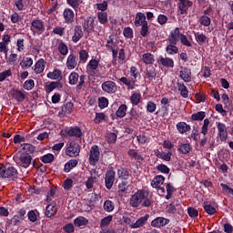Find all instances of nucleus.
<instances>
[{
	"label": "nucleus",
	"instance_id": "30",
	"mask_svg": "<svg viewBox=\"0 0 233 233\" xmlns=\"http://www.w3.org/2000/svg\"><path fill=\"white\" fill-rule=\"evenodd\" d=\"M155 156L163 161H171L172 160V152L165 153L159 150L155 152Z\"/></svg>",
	"mask_w": 233,
	"mask_h": 233
},
{
	"label": "nucleus",
	"instance_id": "20",
	"mask_svg": "<svg viewBox=\"0 0 233 233\" xmlns=\"http://www.w3.org/2000/svg\"><path fill=\"white\" fill-rule=\"evenodd\" d=\"M47 77L53 81L61 82V79H63V72H61L58 68H55L53 71H49L47 73Z\"/></svg>",
	"mask_w": 233,
	"mask_h": 233
},
{
	"label": "nucleus",
	"instance_id": "53",
	"mask_svg": "<svg viewBox=\"0 0 233 233\" xmlns=\"http://www.w3.org/2000/svg\"><path fill=\"white\" fill-rule=\"evenodd\" d=\"M66 4L74 10H77L81 5V0H66Z\"/></svg>",
	"mask_w": 233,
	"mask_h": 233
},
{
	"label": "nucleus",
	"instance_id": "39",
	"mask_svg": "<svg viewBox=\"0 0 233 233\" xmlns=\"http://www.w3.org/2000/svg\"><path fill=\"white\" fill-rule=\"evenodd\" d=\"M57 48L61 56H68V46H66L63 41L58 43Z\"/></svg>",
	"mask_w": 233,
	"mask_h": 233
},
{
	"label": "nucleus",
	"instance_id": "12",
	"mask_svg": "<svg viewBox=\"0 0 233 233\" xmlns=\"http://www.w3.org/2000/svg\"><path fill=\"white\" fill-rule=\"evenodd\" d=\"M65 132L69 137H76V139H81V137H83V131L79 127H69L65 129Z\"/></svg>",
	"mask_w": 233,
	"mask_h": 233
},
{
	"label": "nucleus",
	"instance_id": "37",
	"mask_svg": "<svg viewBox=\"0 0 233 233\" xmlns=\"http://www.w3.org/2000/svg\"><path fill=\"white\" fill-rule=\"evenodd\" d=\"M127 105L122 104L116 112V117H119L120 119L125 117V116H127Z\"/></svg>",
	"mask_w": 233,
	"mask_h": 233
},
{
	"label": "nucleus",
	"instance_id": "3",
	"mask_svg": "<svg viewBox=\"0 0 233 233\" xmlns=\"http://www.w3.org/2000/svg\"><path fill=\"white\" fill-rule=\"evenodd\" d=\"M0 177L14 180L17 177V169L14 167H5L3 164H0Z\"/></svg>",
	"mask_w": 233,
	"mask_h": 233
},
{
	"label": "nucleus",
	"instance_id": "43",
	"mask_svg": "<svg viewBox=\"0 0 233 233\" xmlns=\"http://www.w3.org/2000/svg\"><path fill=\"white\" fill-rule=\"evenodd\" d=\"M177 87L182 97H188V89L187 88V86H185L184 83H177Z\"/></svg>",
	"mask_w": 233,
	"mask_h": 233
},
{
	"label": "nucleus",
	"instance_id": "40",
	"mask_svg": "<svg viewBox=\"0 0 233 233\" xmlns=\"http://www.w3.org/2000/svg\"><path fill=\"white\" fill-rule=\"evenodd\" d=\"M190 150H192V147L190 144H180L178 145V151L180 154H190Z\"/></svg>",
	"mask_w": 233,
	"mask_h": 233
},
{
	"label": "nucleus",
	"instance_id": "32",
	"mask_svg": "<svg viewBox=\"0 0 233 233\" xmlns=\"http://www.w3.org/2000/svg\"><path fill=\"white\" fill-rule=\"evenodd\" d=\"M142 61L146 65H154L156 59L154 58V55L151 53H145L142 55Z\"/></svg>",
	"mask_w": 233,
	"mask_h": 233
},
{
	"label": "nucleus",
	"instance_id": "56",
	"mask_svg": "<svg viewBox=\"0 0 233 233\" xmlns=\"http://www.w3.org/2000/svg\"><path fill=\"white\" fill-rule=\"evenodd\" d=\"M204 210L205 212H207V214H208L209 216H214V214H216V208H214L212 205L210 204H206L204 205Z\"/></svg>",
	"mask_w": 233,
	"mask_h": 233
},
{
	"label": "nucleus",
	"instance_id": "25",
	"mask_svg": "<svg viewBox=\"0 0 233 233\" xmlns=\"http://www.w3.org/2000/svg\"><path fill=\"white\" fill-rule=\"evenodd\" d=\"M150 218L149 215H146L140 218H138L133 225H131V228H141V227H145L147 225V221Z\"/></svg>",
	"mask_w": 233,
	"mask_h": 233
},
{
	"label": "nucleus",
	"instance_id": "34",
	"mask_svg": "<svg viewBox=\"0 0 233 233\" xmlns=\"http://www.w3.org/2000/svg\"><path fill=\"white\" fill-rule=\"evenodd\" d=\"M34 65V60L30 57L23 58V60L20 62V66L23 68V70H28L30 66Z\"/></svg>",
	"mask_w": 233,
	"mask_h": 233
},
{
	"label": "nucleus",
	"instance_id": "2",
	"mask_svg": "<svg viewBox=\"0 0 233 233\" xmlns=\"http://www.w3.org/2000/svg\"><path fill=\"white\" fill-rule=\"evenodd\" d=\"M30 30L33 35H42V34H45V30H46L45 21L39 17L33 19L31 21Z\"/></svg>",
	"mask_w": 233,
	"mask_h": 233
},
{
	"label": "nucleus",
	"instance_id": "61",
	"mask_svg": "<svg viewBox=\"0 0 233 233\" xmlns=\"http://www.w3.org/2000/svg\"><path fill=\"white\" fill-rule=\"evenodd\" d=\"M156 108H157V105L152 101L147 102V110L150 113V114H154V112H156Z\"/></svg>",
	"mask_w": 233,
	"mask_h": 233
},
{
	"label": "nucleus",
	"instance_id": "5",
	"mask_svg": "<svg viewBox=\"0 0 233 233\" xmlns=\"http://www.w3.org/2000/svg\"><path fill=\"white\" fill-rule=\"evenodd\" d=\"M80 152L81 146H79L77 142L75 141L69 142L67 147L66 148V156H68L69 157H77Z\"/></svg>",
	"mask_w": 233,
	"mask_h": 233
},
{
	"label": "nucleus",
	"instance_id": "7",
	"mask_svg": "<svg viewBox=\"0 0 233 233\" xmlns=\"http://www.w3.org/2000/svg\"><path fill=\"white\" fill-rule=\"evenodd\" d=\"M99 156H101V153L99 152V147H97V145L92 146L89 151V165L96 167L99 161Z\"/></svg>",
	"mask_w": 233,
	"mask_h": 233
},
{
	"label": "nucleus",
	"instance_id": "11",
	"mask_svg": "<svg viewBox=\"0 0 233 233\" xmlns=\"http://www.w3.org/2000/svg\"><path fill=\"white\" fill-rule=\"evenodd\" d=\"M115 181H116V171H114L113 168H110L106 173V177H105L106 188L110 190V188H112V187H114Z\"/></svg>",
	"mask_w": 233,
	"mask_h": 233
},
{
	"label": "nucleus",
	"instance_id": "33",
	"mask_svg": "<svg viewBox=\"0 0 233 233\" xmlns=\"http://www.w3.org/2000/svg\"><path fill=\"white\" fill-rule=\"evenodd\" d=\"M56 88H63V84L59 81L51 82L46 86L47 94H50V92H54Z\"/></svg>",
	"mask_w": 233,
	"mask_h": 233
},
{
	"label": "nucleus",
	"instance_id": "26",
	"mask_svg": "<svg viewBox=\"0 0 233 233\" xmlns=\"http://www.w3.org/2000/svg\"><path fill=\"white\" fill-rule=\"evenodd\" d=\"M83 29L81 26H76L74 30V35L72 36L73 43H78V41H81V38L83 37Z\"/></svg>",
	"mask_w": 233,
	"mask_h": 233
},
{
	"label": "nucleus",
	"instance_id": "9",
	"mask_svg": "<svg viewBox=\"0 0 233 233\" xmlns=\"http://www.w3.org/2000/svg\"><path fill=\"white\" fill-rule=\"evenodd\" d=\"M97 68H99V60L92 58L86 66V73L94 77L97 76Z\"/></svg>",
	"mask_w": 233,
	"mask_h": 233
},
{
	"label": "nucleus",
	"instance_id": "50",
	"mask_svg": "<svg viewBox=\"0 0 233 233\" xmlns=\"http://www.w3.org/2000/svg\"><path fill=\"white\" fill-rule=\"evenodd\" d=\"M209 126H210V120L208 118L204 119V123L201 127V134H203V136H207V134H208Z\"/></svg>",
	"mask_w": 233,
	"mask_h": 233
},
{
	"label": "nucleus",
	"instance_id": "4",
	"mask_svg": "<svg viewBox=\"0 0 233 233\" xmlns=\"http://www.w3.org/2000/svg\"><path fill=\"white\" fill-rule=\"evenodd\" d=\"M15 163L19 165V167H23L24 168H28L32 163V156L28 153H21L19 155H15L14 157Z\"/></svg>",
	"mask_w": 233,
	"mask_h": 233
},
{
	"label": "nucleus",
	"instance_id": "58",
	"mask_svg": "<svg viewBox=\"0 0 233 233\" xmlns=\"http://www.w3.org/2000/svg\"><path fill=\"white\" fill-rule=\"evenodd\" d=\"M12 76V69H7L2 73H0V83H3L5 79L10 77Z\"/></svg>",
	"mask_w": 233,
	"mask_h": 233
},
{
	"label": "nucleus",
	"instance_id": "18",
	"mask_svg": "<svg viewBox=\"0 0 233 233\" xmlns=\"http://www.w3.org/2000/svg\"><path fill=\"white\" fill-rule=\"evenodd\" d=\"M170 223V220L165 218L163 217H157L151 222V227H155V228H161V227H165Z\"/></svg>",
	"mask_w": 233,
	"mask_h": 233
},
{
	"label": "nucleus",
	"instance_id": "38",
	"mask_svg": "<svg viewBox=\"0 0 233 233\" xmlns=\"http://www.w3.org/2000/svg\"><path fill=\"white\" fill-rule=\"evenodd\" d=\"M117 176L119 179L127 180L128 177H130V172L123 167L119 168L117 170Z\"/></svg>",
	"mask_w": 233,
	"mask_h": 233
},
{
	"label": "nucleus",
	"instance_id": "36",
	"mask_svg": "<svg viewBox=\"0 0 233 233\" xmlns=\"http://www.w3.org/2000/svg\"><path fill=\"white\" fill-rule=\"evenodd\" d=\"M177 44H170L166 47V52L168 56H176L179 52V48L176 46Z\"/></svg>",
	"mask_w": 233,
	"mask_h": 233
},
{
	"label": "nucleus",
	"instance_id": "28",
	"mask_svg": "<svg viewBox=\"0 0 233 233\" xmlns=\"http://www.w3.org/2000/svg\"><path fill=\"white\" fill-rule=\"evenodd\" d=\"M177 130L179 134H187V132H190L191 127L190 125H187L186 122H178L177 124Z\"/></svg>",
	"mask_w": 233,
	"mask_h": 233
},
{
	"label": "nucleus",
	"instance_id": "51",
	"mask_svg": "<svg viewBox=\"0 0 233 233\" xmlns=\"http://www.w3.org/2000/svg\"><path fill=\"white\" fill-rule=\"evenodd\" d=\"M22 149L24 150V152H25V154H32L35 150V147L31 144H23Z\"/></svg>",
	"mask_w": 233,
	"mask_h": 233
},
{
	"label": "nucleus",
	"instance_id": "24",
	"mask_svg": "<svg viewBox=\"0 0 233 233\" xmlns=\"http://www.w3.org/2000/svg\"><path fill=\"white\" fill-rule=\"evenodd\" d=\"M57 213V207L56 206V202L50 203L46 208V218H52V216H56Z\"/></svg>",
	"mask_w": 233,
	"mask_h": 233
},
{
	"label": "nucleus",
	"instance_id": "27",
	"mask_svg": "<svg viewBox=\"0 0 233 233\" xmlns=\"http://www.w3.org/2000/svg\"><path fill=\"white\" fill-rule=\"evenodd\" d=\"M77 165H79V161H77V159H71V160L67 161L64 166V172L68 174V172H70V170L76 168V167H77Z\"/></svg>",
	"mask_w": 233,
	"mask_h": 233
},
{
	"label": "nucleus",
	"instance_id": "60",
	"mask_svg": "<svg viewBox=\"0 0 233 233\" xmlns=\"http://www.w3.org/2000/svg\"><path fill=\"white\" fill-rule=\"evenodd\" d=\"M166 190L167 192L166 199H170V198H172V195L174 194V187L170 185V183H168L166 185Z\"/></svg>",
	"mask_w": 233,
	"mask_h": 233
},
{
	"label": "nucleus",
	"instance_id": "49",
	"mask_svg": "<svg viewBox=\"0 0 233 233\" xmlns=\"http://www.w3.org/2000/svg\"><path fill=\"white\" fill-rule=\"evenodd\" d=\"M130 101L132 105L137 106L138 103H141V94L133 93L130 96Z\"/></svg>",
	"mask_w": 233,
	"mask_h": 233
},
{
	"label": "nucleus",
	"instance_id": "42",
	"mask_svg": "<svg viewBox=\"0 0 233 233\" xmlns=\"http://www.w3.org/2000/svg\"><path fill=\"white\" fill-rule=\"evenodd\" d=\"M97 19L101 25H106L108 23V14L106 12H98Z\"/></svg>",
	"mask_w": 233,
	"mask_h": 233
},
{
	"label": "nucleus",
	"instance_id": "31",
	"mask_svg": "<svg viewBox=\"0 0 233 233\" xmlns=\"http://www.w3.org/2000/svg\"><path fill=\"white\" fill-rule=\"evenodd\" d=\"M159 63L167 68H174V60L172 58L160 56Z\"/></svg>",
	"mask_w": 233,
	"mask_h": 233
},
{
	"label": "nucleus",
	"instance_id": "1",
	"mask_svg": "<svg viewBox=\"0 0 233 233\" xmlns=\"http://www.w3.org/2000/svg\"><path fill=\"white\" fill-rule=\"evenodd\" d=\"M129 205L134 208L137 207H150L152 200L148 198V191L137 190L129 199Z\"/></svg>",
	"mask_w": 233,
	"mask_h": 233
},
{
	"label": "nucleus",
	"instance_id": "14",
	"mask_svg": "<svg viewBox=\"0 0 233 233\" xmlns=\"http://www.w3.org/2000/svg\"><path fill=\"white\" fill-rule=\"evenodd\" d=\"M179 77L182 78L185 83H190L192 81V71L187 67H180Z\"/></svg>",
	"mask_w": 233,
	"mask_h": 233
},
{
	"label": "nucleus",
	"instance_id": "22",
	"mask_svg": "<svg viewBox=\"0 0 233 233\" xmlns=\"http://www.w3.org/2000/svg\"><path fill=\"white\" fill-rule=\"evenodd\" d=\"M147 15L145 13L138 12L136 15L134 25L135 26H141L142 25L147 24Z\"/></svg>",
	"mask_w": 233,
	"mask_h": 233
},
{
	"label": "nucleus",
	"instance_id": "57",
	"mask_svg": "<svg viewBox=\"0 0 233 233\" xmlns=\"http://www.w3.org/2000/svg\"><path fill=\"white\" fill-rule=\"evenodd\" d=\"M157 170L161 172V174H170V168L164 164L157 166Z\"/></svg>",
	"mask_w": 233,
	"mask_h": 233
},
{
	"label": "nucleus",
	"instance_id": "59",
	"mask_svg": "<svg viewBox=\"0 0 233 233\" xmlns=\"http://www.w3.org/2000/svg\"><path fill=\"white\" fill-rule=\"evenodd\" d=\"M54 155L48 153L41 157L40 159L43 163H52V161H54Z\"/></svg>",
	"mask_w": 233,
	"mask_h": 233
},
{
	"label": "nucleus",
	"instance_id": "52",
	"mask_svg": "<svg viewBox=\"0 0 233 233\" xmlns=\"http://www.w3.org/2000/svg\"><path fill=\"white\" fill-rule=\"evenodd\" d=\"M55 198H56V187H51L49 192L47 193L46 202L52 203Z\"/></svg>",
	"mask_w": 233,
	"mask_h": 233
},
{
	"label": "nucleus",
	"instance_id": "54",
	"mask_svg": "<svg viewBox=\"0 0 233 233\" xmlns=\"http://www.w3.org/2000/svg\"><path fill=\"white\" fill-rule=\"evenodd\" d=\"M34 86H35V83L32 79L26 80L23 85V88L27 91L32 90Z\"/></svg>",
	"mask_w": 233,
	"mask_h": 233
},
{
	"label": "nucleus",
	"instance_id": "13",
	"mask_svg": "<svg viewBox=\"0 0 233 233\" xmlns=\"http://www.w3.org/2000/svg\"><path fill=\"white\" fill-rule=\"evenodd\" d=\"M179 39H181V33L179 27H176L168 35V43H170V45H177Z\"/></svg>",
	"mask_w": 233,
	"mask_h": 233
},
{
	"label": "nucleus",
	"instance_id": "63",
	"mask_svg": "<svg viewBox=\"0 0 233 233\" xmlns=\"http://www.w3.org/2000/svg\"><path fill=\"white\" fill-rule=\"evenodd\" d=\"M62 228H63L64 232H66V233H73L76 230V228L74 227V224H72V223L66 224Z\"/></svg>",
	"mask_w": 233,
	"mask_h": 233
},
{
	"label": "nucleus",
	"instance_id": "45",
	"mask_svg": "<svg viewBox=\"0 0 233 233\" xmlns=\"http://www.w3.org/2000/svg\"><path fill=\"white\" fill-rule=\"evenodd\" d=\"M207 116V114L203 111L197 112L191 116L192 121H203L205 117Z\"/></svg>",
	"mask_w": 233,
	"mask_h": 233
},
{
	"label": "nucleus",
	"instance_id": "55",
	"mask_svg": "<svg viewBox=\"0 0 233 233\" xmlns=\"http://www.w3.org/2000/svg\"><path fill=\"white\" fill-rule=\"evenodd\" d=\"M199 23L200 25H202V26H210V23H212V20H210V17L207 15H202L199 19Z\"/></svg>",
	"mask_w": 233,
	"mask_h": 233
},
{
	"label": "nucleus",
	"instance_id": "23",
	"mask_svg": "<svg viewBox=\"0 0 233 233\" xmlns=\"http://www.w3.org/2000/svg\"><path fill=\"white\" fill-rule=\"evenodd\" d=\"M46 66V61L40 58L35 65L34 72L35 74H43L45 72V67Z\"/></svg>",
	"mask_w": 233,
	"mask_h": 233
},
{
	"label": "nucleus",
	"instance_id": "48",
	"mask_svg": "<svg viewBox=\"0 0 233 233\" xmlns=\"http://www.w3.org/2000/svg\"><path fill=\"white\" fill-rule=\"evenodd\" d=\"M115 204L112 202V200H106L104 202V210L106 212H114Z\"/></svg>",
	"mask_w": 233,
	"mask_h": 233
},
{
	"label": "nucleus",
	"instance_id": "10",
	"mask_svg": "<svg viewBox=\"0 0 233 233\" xmlns=\"http://www.w3.org/2000/svg\"><path fill=\"white\" fill-rule=\"evenodd\" d=\"M163 183H165V177L157 175L151 181V187H153V188H158L160 194H165V187H161Z\"/></svg>",
	"mask_w": 233,
	"mask_h": 233
},
{
	"label": "nucleus",
	"instance_id": "16",
	"mask_svg": "<svg viewBox=\"0 0 233 233\" xmlns=\"http://www.w3.org/2000/svg\"><path fill=\"white\" fill-rule=\"evenodd\" d=\"M102 89L107 94H114L117 90V86L114 81H106L102 84Z\"/></svg>",
	"mask_w": 233,
	"mask_h": 233
},
{
	"label": "nucleus",
	"instance_id": "47",
	"mask_svg": "<svg viewBox=\"0 0 233 233\" xmlns=\"http://www.w3.org/2000/svg\"><path fill=\"white\" fill-rule=\"evenodd\" d=\"M146 74L149 81H152V79H156V68H154V66L147 67L146 70Z\"/></svg>",
	"mask_w": 233,
	"mask_h": 233
},
{
	"label": "nucleus",
	"instance_id": "8",
	"mask_svg": "<svg viewBox=\"0 0 233 233\" xmlns=\"http://www.w3.org/2000/svg\"><path fill=\"white\" fill-rule=\"evenodd\" d=\"M216 126L218 130V137L222 143H225L227 139H228V131L227 129V125L221 122H217Z\"/></svg>",
	"mask_w": 233,
	"mask_h": 233
},
{
	"label": "nucleus",
	"instance_id": "35",
	"mask_svg": "<svg viewBox=\"0 0 233 233\" xmlns=\"http://www.w3.org/2000/svg\"><path fill=\"white\" fill-rule=\"evenodd\" d=\"M74 225L75 227H86V225H88V218L85 217H77L74 219Z\"/></svg>",
	"mask_w": 233,
	"mask_h": 233
},
{
	"label": "nucleus",
	"instance_id": "15",
	"mask_svg": "<svg viewBox=\"0 0 233 233\" xmlns=\"http://www.w3.org/2000/svg\"><path fill=\"white\" fill-rule=\"evenodd\" d=\"M63 16L65 23H66V25L74 23V20L76 19V14L74 13V10L70 8H66L64 10Z\"/></svg>",
	"mask_w": 233,
	"mask_h": 233
},
{
	"label": "nucleus",
	"instance_id": "41",
	"mask_svg": "<svg viewBox=\"0 0 233 233\" xmlns=\"http://www.w3.org/2000/svg\"><path fill=\"white\" fill-rule=\"evenodd\" d=\"M112 219H114L112 215H108L107 217L102 218L100 221V228H106V227H108L110 223H112Z\"/></svg>",
	"mask_w": 233,
	"mask_h": 233
},
{
	"label": "nucleus",
	"instance_id": "19",
	"mask_svg": "<svg viewBox=\"0 0 233 233\" xmlns=\"http://www.w3.org/2000/svg\"><path fill=\"white\" fill-rule=\"evenodd\" d=\"M77 61H79V59L77 58V56L74 54H70L67 56L66 63L67 69L74 70V68L77 66Z\"/></svg>",
	"mask_w": 233,
	"mask_h": 233
},
{
	"label": "nucleus",
	"instance_id": "17",
	"mask_svg": "<svg viewBox=\"0 0 233 233\" xmlns=\"http://www.w3.org/2000/svg\"><path fill=\"white\" fill-rule=\"evenodd\" d=\"M130 190L131 187L128 181H122L118 184V196H120L121 198H123V196H127V194H128Z\"/></svg>",
	"mask_w": 233,
	"mask_h": 233
},
{
	"label": "nucleus",
	"instance_id": "6",
	"mask_svg": "<svg viewBox=\"0 0 233 233\" xmlns=\"http://www.w3.org/2000/svg\"><path fill=\"white\" fill-rule=\"evenodd\" d=\"M9 96L12 97V99H15V101H17V103H23L25 99H26V96H28V93L23 89H15L13 88L9 91Z\"/></svg>",
	"mask_w": 233,
	"mask_h": 233
},
{
	"label": "nucleus",
	"instance_id": "44",
	"mask_svg": "<svg viewBox=\"0 0 233 233\" xmlns=\"http://www.w3.org/2000/svg\"><path fill=\"white\" fill-rule=\"evenodd\" d=\"M127 155L129 157H133L137 161H143V157L137 153L136 149H129L127 151Z\"/></svg>",
	"mask_w": 233,
	"mask_h": 233
},
{
	"label": "nucleus",
	"instance_id": "64",
	"mask_svg": "<svg viewBox=\"0 0 233 233\" xmlns=\"http://www.w3.org/2000/svg\"><path fill=\"white\" fill-rule=\"evenodd\" d=\"M63 110L65 114H72V112L74 111V104L72 102H67L65 105V107Z\"/></svg>",
	"mask_w": 233,
	"mask_h": 233
},
{
	"label": "nucleus",
	"instance_id": "46",
	"mask_svg": "<svg viewBox=\"0 0 233 233\" xmlns=\"http://www.w3.org/2000/svg\"><path fill=\"white\" fill-rule=\"evenodd\" d=\"M79 74L76 73V72H72L69 76V85H77L78 81H79Z\"/></svg>",
	"mask_w": 233,
	"mask_h": 233
},
{
	"label": "nucleus",
	"instance_id": "62",
	"mask_svg": "<svg viewBox=\"0 0 233 233\" xmlns=\"http://www.w3.org/2000/svg\"><path fill=\"white\" fill-rule=\"evenodd\" d=\"M79 59H80V61H82V63L88 61V52L85 49L80 50Z\"/></svg>",
	"mask_w": 233,
	"mask_h": 233
},
{
	"label": "nucleus",
	"instance_id": "29",
	"mask_svg": "<svg viewBox=\"0 0 233 233\" xmlns=\"http://www.w3.org/2000/svg\"><path fill=\"white\" fill-rule=\"evenodd\" d=\"M195 39L199 45H206L208 43V36L204 33H195Z\"/></svg>",
	"mask_w": 233,
	"mask_h": 233
},
{
	"label": "nucleus",
	"instance_id": "21",
	"mask_svg": "<svg viewBox=\"0 0 233 233\" xmlns=\"http://www.w3.org/2000/svg\"><path fill=\"white\" fill-rule=\"evenodd\" d=\"M178 8L180 10L181 15H187V12H188V8L192 6V2L188 0H179Z\"/></svg>",
	"mask_w": 233,
	"mask_h": 233
}]
</instances>
